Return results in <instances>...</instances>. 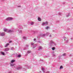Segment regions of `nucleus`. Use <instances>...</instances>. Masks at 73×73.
<instances>
[{"mask_svg":"<svg viewBox=\"0 0 73 73\" xmlns=\"http://www.w3.org/2000/svg\"><path fill=\"white\" fill-rule=\"evenodd\" d=\"M4 32H8V33H12V32H14V31L13 30H9L7 31V29H6L5 28H4Z\"/></svg>","mask_w":73,"mask_h":73,"instance_id":"1","label":"nucleus"},{"mask_svg":"<svg viewBox=\"0 0 73 73\" xmlns=\"http://www.w3.org/2000/svg\"><path fill=\"white\" fill-rule=\"evenodd\" d=\"M48 24V22L47 21H46V22L43 23L42 24V25L43 26H46Z\"/></svg>","mask_w":73,"mask_h":73,"instance_id":"2","label":"nucleus"},{"mask_svg":"<svg viewBox=\"0 0 73 73\" xmlns=\"http://www.w3.org/2000/svg\"><path fill=\"white\" fill-rule=\"evenodd\" d=\"M13 18L11 17H8L6 19L7 21H11V20H12Z\"/></svg>","mask_w":73,"mask_h":73,"instance_id":"3","label":"nucleus"},{"mask_svg":"<svg viewBox=\"0 0 73 73\" xmlns=\"http://www.w3.org/2000/svg\"><path fill=\"white\" fill-rule=\"evenodd\" d=\"M0 36H5V33L4 32L0 33Z\"/></svg>","mask_w":73,"mask_h":73,"instance_id":"4","label":"nucleus"},{"mask_svg":"<svg viewBox=\"0 0 73 73\" xmlns=\"http://www.w3.org/2000/svg\"><path fill=\"white\" fill-rule=\"evenodd\" d=\"M38 50H42V47L41 46H39L38 47Z\"/></svg>","mask_w":73,"mask_h":73,"instance_id":"5","label":"nucleus"},{"mask_svg":"<svg viewBox=\"0 0 73 73\" xmlns=\"http://www.w3.org/2000/svg\"><path fill=\"white\" fill-rule=\"evenodd\" d=\"M9 50V48H5L4 50L5 52H7V51H8Z\"/></svg>","mask_w":73,"mask_h":73,"instance_id":"6","label":"nucleus"},{"mask_svg":"<svg viewBox=\"0 0 73 73\" xmlns=\"http://www.w3.org/2000/svg\"><path fill=\"white\" fill-rule=\"evenodd\" d=\"M0 53L3 56H5V53L4 52H1Z\"/></svg>","mask_w":73,"mask_h":73,"instance_id":"7","label":"nucleus"},{"mask_svg":"<svg viewBox=\"0 0 73 73\" xmlns=\"http://www.w3.org/2000/svg\"><path fill=\"white\" fill-rule=\"evenodd\" d=\"M9 43H7V44H6L4 46L5 48H6L7 47V46H8V45H9Z\"/></svg>","mask_w":73,"mask_h":73,"instance_id":"8","label":"nucleus"},{"mask_svg":"<svg viewBox=\"0 0 73 73\" xmlns=\"http://www.w3.org/2000/svg\"><path fill=\"white\" fill-rule=\"evenodd\" d=\"M50 44H54V42L52 41V40H51L50 42Z\"/></svg>","mask_w":73,"mask_h":73,"instance_id":"9","label":"nucleus"},{"mask_svg":"<svg viewBox=\"0 0 73 73\" xmlns=\"http://www.w3.org/2000/svg\"><path fill=\"white\" fill-rule=\"evenodd\" d=\"M15 62V60H12L11 61V63H13V62Z\"/></svg>","mask_w":73,"mask_h":73,"instance_id":"10","label":"nucleus"},{"mask_svg":"<svg viewBox=\"0 0 73 73\" xmlns=\"http://www.w3.org/2000/svg\"><path fill=\"white\" fill-rule=\"evenodd\" d=\"M37 45H38V44H36L35 46H34L33 47V48H35V47H36V46H37Z\"/></svg>","mask_w":73,"mask_h":73,"instance_id":"11","label":"nucleus"},{"mask_svg":"<svg viewBox=\"0 0 73 73\" xmlns=\"http://www.w3.org/2000/svg\"><path fill=\"white\" fill-rule=\"evenodd\" d=\"M17 70H20V69H21V67H19L17 68Z\"/></svg>","mask_w":73,"mask_h":73,"instance_id":"12","label":"nucleus"},{"mask_svg":"<svg viewBox=\"0 0 73 73\" xmlns=\"http://www.w3.org/2000/svg\"><path fill=\"white\" fill-rule=\"evenodd\" d=\"M23 38L24 39V40H27V37L25 36H23Z\"/></svg>","mask_w":73,"mask_h":73,"instance_id":"13","label":"nucleus"},{"mask_svg":"<svg viewBox=\"0 0 73 73\" xmlns=\"http://www.w3.org/2000/svg\"><path fill=\"white\" fill-rule=\"evenodd\" d=\"M63 68V67L62 66H61L60 68V69H62Z\"/></svg>","mask_w":73,"mask_h":73,"instance_id":"14","label":"nucleus"},{"mask_svg":"<svg viewBox=\"0 0 73 73\" xmlns=\"http://www.w3.org/2000/svg\"><path fill=\"white\" fill-rule=\"evenodd\" d=\"M49 35V33H47L46 34V36H48Z\"/></svg>","mask_w":73,"mask_h":73,"instance_id":"15","label":"nucleus"},{"mask_svg":"<svg viewBox=\"0 0 73 73\" xmlns=\"http://www.w3.org/2000/svg\"><path fill=\"white\" fill-rule=\"evenodd\" d=\"M42 70L43 72L45 73V71H44V70H45V69L44 68H42Z\"/></svg>","mask_w":73,"mask_h":73,"instance_id":"16","label":"nucleus"},{"mask_svg":"<svg viewBox=\"0 0 73 73\" xmlns=\"http://www.w3.org/2000/svg\"><path fill=\"white\" fill-rule=\"evenodd\" d=\"M45 35H46V34H43L41 35V36L43 37H45Z\"/></svg>","mask_w":73,"mask_h":73,"instance_id":"17","label":"nucleus"},{"mask_svg":"<svg viewBox=\"0 0 73 73\" xmlns=\"http://www.w3.org/2000/svg\"><path fill=\"white\" fill-rule=\"evenodd\" d=\"M38 21H41V19L39 17L38 18Z\"/></svg>","mask_w":73,"mask_h":73,"instance_id":"18","label":"nucleus"},{"mask_svg":"<svg viewBox=\"0 0 73 73\" xmlns=\"http://www.w3.org/2000/svg\"><path fill=\"white\" fill-rule=\"evenodd\" d=\"M31 53V51L29 50L27 51V53L29 54V53Z\"/></svg>","mask_w":73,"mask_h":73,"instance_id":"19","label":"nucleus"},{"mask_svg":"<svg viewBox=\"0 0 73 73\" xmlns=\"http://www.w3.org/2000/svg\"><path fill=\"white\" fill-rule=\"evenodd\" d=\"M15 65L14 64H11L10 66H13Z\"/></svg>","mask_w":73,"mask_h":73,"instance_id":"20","label":"nucleus"},{"mask_svg":"<svg viewBox=\"0 0 73 73\" xmlns=\"http://www.w3.org/2000/svg\"><path fill=\"white\" fill-rule=\"evenodd\" d=\"M18 57H21V55L20 54L18 55Z\"/></svg>","mask_w":73,"mask_h":73,"instance_id":"21","label":"nucleus"},{"mask_svg":"<svg viewBox=\"0 0 73 73\" xmlns=\"http://www.w3.org/2000/svg\"><path fill=\"white\" fill-rule=\"evenodd\" d=\"M19 33H22V31H21V30L19 31Z\"/></svg>","mask_w":73,"mask_h":73,"instance_id":"22","label":"nucleus"},{"mask_svg":"<svg viewBox=\"0 0 73 73\" xmlns=\"http://www.w3.org/2000/svg\"><path fill=\"white\" fill-rule=\"evenodd\" d=\"M69 14H70V13H69L68 15H66L67 17H69V16H70V15H69Z\"/></svg>","mask_w":73,"mask_h":73,"instance_id":"23","label":"nucleus"},{"mask_svg":"<svg viewBox=\"0 0 73 73\" xmlns=\"http://www.w3.org/2000/svg\"><path fill=\"white\" fill-rule=\"evenodd\" d=\"M54 49H55V48H54V47H52V50H54Z\"/></svg>","mask_w":73,"mask_h":73,"instance_id":"24","label":"nucleus"},{"mask_svg":"<svg viewBox=\"0 0 73 73\" xmlns=\"http://www.w3.org/2000/svg\"><path fill=\"white\" fill-rule=\"evenodd\" d=\"M31 45H34V43H33L31 42Z\"/></svg>","mask_w":73,"mask_h":73,"instance_id":"25","label":"nucleus"},{"mask_svg":"<svg viewBox=\"0 0 73 73\" xmlns=\"http://www.w3.org/2000/svg\"><path fill=\"white\" fill-rule=\"evenodd\" d=\"M66 54L65 53L63 54H62V56H66Z\"/></svg>","mask_w":73,"mask_h":73,"instance_id":"26","label":"nucleus"},{"mask_svg":"<svg viewBox=\"0 0 73 73\" xmlns=\"http://www.w3.org/2000/svg\"><path fill=\"white\" fill-rule=\"evenodd\" d=\"M34 23H33V22H31V25H33Z\"/></svg>","mask_w":73,"mask_h":73,"instance_id":"27","label":"nucleus"},{"mask_svg":"<svg viewBox=\"0 0 73 73\" xmlns=\"http://www.w3.org/2000/svg\"><path fill=\"white\" fill-rule=\"evenodd\" d=\"M46 29H48V28H49V27H46Z\"/></svg>","mask_w":73,"mask_h":73,"instance_id":"28","label":"nucleus"},{"mask_svg":"<svg viewBox=\"0 0 73 73\" xmlns=\"http://www.w3.org/2000/svg\"><path fill=\"white\" fill-rule=\"evenodd\" d=\"M36 40V38H34V41H35Z\"/></svg>","mask_w":73,"mask_h":73,"instance_id":"29","label":"nucleus"},{"mask_svg":"<svg viewBox=\"0 0 73 73\" xmlns=\"http://www.w3.org/2000/svg\"><path fill=\"white\" fill-rule=\"evenodd\" d=\"M53 56H56V55L54 54H53V55H52Z\"/></svg>","mask_w":73,"mask_h":73,"instance_id":"30","label":"nucleus"},{"mask_svg":"<svg viewBox=\"0 0 73 73\" xmlns=\"http://www.w3.org/2000/svg\"><path fill=\"white\" fill-rule=\"evenodd\" d=\"M68 41H69V40H66V43L68 42Z\"/></svg>","mask_w":73,"mask_h":73,"instance_id":"31","label":"nucleus"},{"mask_svg":"<svg viewBox=\"0 0 73 73\" xmlns=\"http://www.w3.org/2000/svg\"><path fill=\"white\" fill-rule=\"evenodd\" d=\"M52 37V35H50V37Z\"/></svg>","mask_w":73,"mask_h":73,"instance_id":"32","label":"nucleus"},{"mask_svg":"<svg viewBox=\"0 0 73 73\" xmlns=\"http://www.w3.org/2000/svg\"><path fill=\"white\" fill-rule=\"evenodd\" d=\"M38 42H40V43H41V41H38Z\"/></svg>","mask_w":73,"mask_h":73,"instance_id":"33","label":"nucleus"},{"mask_svg":"<svg viewBox=\"0 0 73 73\" xmlns=\"http://www.w3.org/2000/svg\"><path fill=\"white\" fill-rule=\"evenodd\" d=\"M11 42H12V41H10L9 42V43H11Z\"/></svg>","mask_w":73,"mask_h":73,"instance_id":"34","label":"nucleus"},{"mask_svg":"<svg viewBox=\"0 0 73 73\" xmlns=\"http://www.w3.org/2000/svg\"><path fill=\"white\" fill-rule=\"evenodd\" d=\"M26 47H28V45H26Z\"/></svg>","mask_w":73,"mask_h":73,"instance_id":"35","label":"nucleus"},{"mask_svg":"<svg viewBox=\"0 0 73 73\" xmlns=\"http://www.w3.org/2000/svg\"><path fill=\"white\" fill-rule=\"evenodd\" d=\"M13 49V48L12 47L11 48V50H12V49Z\"/></svg>","mask_w":73,"mask_h":73,"instance_id":"36","label":"nucleus"},{"mask_svg":"<svg viewBox=\"0 0 73 73\" xmlns=\"http://www.w3.org/2000/svg\"><path fill=\"white\" fill-rule=\"evenodd\" d=\"M59 15H61V13H59Z\"/></svg>","mask_w":73,"mask_h":73,"instance_id":"37","label":"nucleus"},{"mask_svg":"<svg viewBox=\"0 0 73 73\" xmlns=\"http://www.w3.org/2000/svg\"><path fill=\"white\" fill-rule=\"evenodd\" d=\"M71 40H73V38H71Z\"/></svg>","mask_w":73,"mask_h":73,"instance_id":"38","label":"nucleus"},{"mask_svg":"<svg viewBox=\"0 0 73 73\" xmlns=\"http://www.w3.org/2000/svg\"><path fill=\"white\" fill-rule=\"evenodd\" d=\"M21 7L20 6H18V7Z\"/></svg>","mask_w":73,"mask_h":73,"instance_id":"39","label":"nucleus"},{"mask_svg":"<svg viewBox=\"0 0 73 73\" xmlns=\"http://www.w3.org/2000/svg\"><path fill=\"white\" fill-rule=\"evenodd\" d=\"M56 43H54V45H56Z\"/></svg>","mask_w":73,"mask_h":73,"instance_id":"40","label":"nucleus"},{"mask_svg":"<svg viewBox=\"0 0 73 73\" xmlns=\"http://www.w3.org/2000/svg\"><path fill=\"white\" fill-rule=\"evenodd\" d=\"M64 38H66V37H64Z\"/></svg>","mask_w":73,"mask_h":73,"instance_id":"41","label":"nucleus"},{"mask_svg":"<svg viewBox=\"0 0 73 73\" xmlns=\"http://www.w3.org/2000/svg\"><path fill=\"white\" fill-rule=\"evenodd\" d=\"M6 53H8V52H6Z\"/></svg>","mask_w":73,"mask_h":73,"instance_id":"42","label":"nucleus"}]
</instances>
